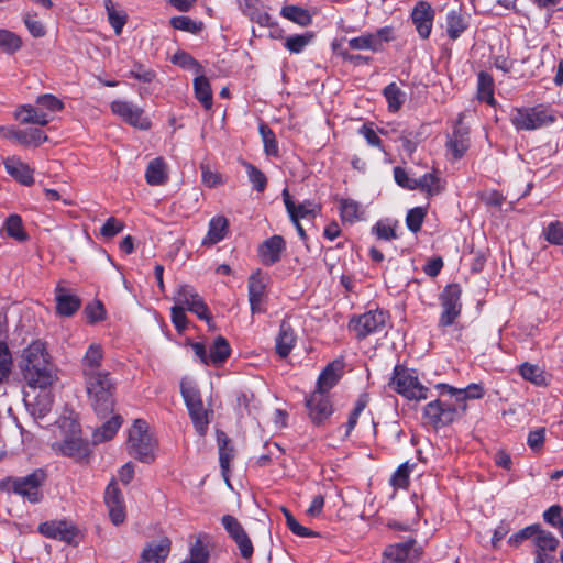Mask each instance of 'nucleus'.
Listing matches in <instances>:
<instances>
[{
    "instance_id": "f257e3e1",
    "label": "nucleus",
    "mask_w": 563,
    "mask_h": 563,
    "mask_svg": "<svg viewBox=\"0 0 563 563\" xmlns=\"http://www.w3.org/2000/svg\"><path fill=\"white\" fill-rule=\"evenodd\" d=\"M18 366L23 380L31 388L46 389L57 379L56 367L47 344L33 340L18 356Z\"/></svg>"
},
{
    "instance_id": "f03ea898",
    "label": "nucleus",
    "mask_w": 563,
    "mask_h": 563,
    "mask_svg": "<svg viewBox=\"0 0 563 563\" xmlns=\"http://www.w3.org/2000/svg\"><path fill=\"white\" fill-rule=\"evenodd\" d=\"M85 386L88 398L97 415L106 417L112 412L114 385L108 372L85 375Z\"/></svg>"
},
{
    "instance_id": "7ed1b4c3",
    "label": "nucleus",
    "mask_w": 563,
    "mask_h": 563,
    "mask_svg": "<svg viewBox=\"0 0 563 563\" xmlns=\"http://www.w3.org/2000/svg\"><path fill=\"white\" fill-rule=\"evenodd\" d=\"M180 394L197 433L205 435L213 411L205 408L200 391L191 380L186 378L181 380Z\"/></svg>"
},
{
    "instance_id": "20e7f679",
    "label": "nucleus",
    "mask_w": 563,
    "mask_h": 563,
    "mask_svg": "<svg viewBox=\"0 0 563 563\" xmlns=\"http://www.w3.org/2000/svg\"><path fill=\"white\" fill-rule=\"evenodd\" d=\"M126 449L131 456L143 463H151L155 459L156 441L148 432L147 422L135 419L129 430Z\"/></svg>"
},
{
    "instance_id": "39448f33",
    "label": "nucleus",
    "mask_w": 563,
    "mask_h": 563,
    "mask_svg": "<svg viewBox=\"0 0 563 563\" xmlns=\"http://www.w3.org/2000/svg\"><path fill=\"white\" fill-rule=\"evenodd\" d=\"M47 478L43 468H36L26 476L7 477L1 486L32 504H37L43 498L42 486Z\"/></svg>"
},
{
    "instance_id": "423d86ee",
    "label": "nucleus",
    "mask_w": 563,
    "mask_h": 563,
    "mask_svg": "<svg viewBox=\"0 0 563 563\" xmlns=\"http://www.w3.org/2000/svg\"><path fill=\"white\" fill-rule=\"evenodd\" d=\"M390 385L407 399L422 400L428 398V388L419 382L415 371L402 365L395 366Z\"/></svg>"
},
{
    "instance_id": "0eeeda50",
    "label": "nucleus",
    "mask_w": 563,
    "mask_h": 563,
    "mask_svg": "<svg viewBox=\"0 0 563 563\" xmlns=\"http://www.w3.org/2000/svg\"><path fill=\"white\" fill-rule=\"evenodd\" d=\"M554 115L543 106L516 109L511 123L518 130L531 131L554 122Z\"/></svg>"
},
{
    "instance_id": "6e6552de",
    "label": "nucleus",
    "mask_w": 563,
    "mask_h": 563,
    "mask_svg": "<svg viewBox=\"0 0 563 563\" xmlns=\"http://www.w3.org/2000/svg\"><path fill=\"white\" fill-rule=\"evenodd\" d=\"M423 416L435 428L448 426L463 416V405L435 399L424 407Z\"/></svg>"
},
{
    "instance_id": "1a4fd4ad",
    "label": "nucleus",
    "mask_w": 563,
    "mask_h": 563,
    "mask_svg": "<svg viewBox=\"0 0 563 563\" xmlns=\"http://www.w3.org/2000/svg\"><path fill=\"white\" fill-rule=\"evenodd\" d=\"M387 322V314L382 310H372L350 320L349 329L355 338L363 340L368 335L383 332Z\"/></svg>"
},
{
    "instance_id": "9d476101",
    "label": "nucleus",
    "mask_w": 563,
    "mask_h": 563,
    "mask_svg": "<svg viewBox=\"0 0 563 563\" xmlns=\"http://www.w3.org/2000/svg\"><path fill=\"white\" fill-rule=\"evenodd\" d=\"M461 294L462 290L457 284H450L443 289L440 296L442 312L439 319V327L452 325L461 314Z\"/></svg>"
},
{
    "instance_id": "9b49d317",
    "label": "nucleus",
    "mask_w": 563,
    "mask_h": 563,
    "mask_svg": "<svg viewBox=\"0 0 563 563\" xmlns=\"http://www.w3.org/2000/svg\"><path fill=\"white\" fill-rule=\"evenodd\" d=\"M38 531L46 538L59 540L68 544H77L79 540V530L70 521L51 520L38 526Z\"/></svg>"
},
{
    "instance_id": "f8f14e48",
    "label": "nucleus",
    "mask_w": 563,
    "mask_h": 563,
    "mask_svg": "<svg viewBox=\"0 0 563 563\" xmlns=\"http://www.w3.org/2000/svg\"><path fill=\"white\" fill-rule=\"evenodd\" d=\"M221 522L229 537L236 544L240 555L245 560H250L253 556L254 547L241 522L231 515H224L221 518Z\"/></svg>"
},
{
    "instance_id": "ddd939ff",
    "label": "nucleus",
    "mask_w": 563,
    "mask_h": 563,
    "mask_svg": "<svg viewBox=\"0 0 563 563\" xmlns=\"http://www.w3.org/2000/svg\"><path fill=\"white\" fill-rule=\"evenodd\" d=\"M174 301L176 306H183V308H186L188 311L195 313L199 319L210 321V314L207 305L191 286H179L174 296Z\"/></svg>"
},
{
    "instance_id": "4468645a",
    "label": "nucleus",
    "mask_w": 563,
    "mask_h": 563,
    "mask_svg": "<svg viewBox=\"0 0 563 563\" xmlns=\"http://www.w3.org/2000/svg\"><path fill=\"white\" fill-rule=\"evenodd\" d=\"M0 136L10 141H14L23 146H40L47 140L44 132L37 128H30L25 130L16 129L15 126H0Z\"/></svg>"
},
{
    "instance_id": "2eb2a0df",
    "label": "nucleus",
    "mask_w": 563,
    "mask_h": 563,
    "mask_svg": "<svg viewBox=\"0 0 563 563\" xmlns=\"http://www.w3.org/2000/svg\"><path fill=\"white\" fill-rule=\"evenodd\" d=\"M111 110L134 128L147 130L151 126V122L144 117L143 110L131 102L115 100L111 103Z\"/></svg>"
},
{
    "instance_id": "dca6fc26",
    "label": "nucleus",
    "mask_w": 563,
    "mask_h": 563,
    "mask_svg": "<svg viewBox=\"0 0 563 563\" xmlns=\"http://www.w3.org/2000/svg\"><path fill=\"white\" fill-rule=\"evenodd\" d=\"M309 417L314 424L323 423L333 412L328 393L314 390L306 400Z\"/></svg>"
},
{
    "instance_id": "f3484780",
    "label": "nucleus",
    "mask_w": 563,
    "mask_h": 563,
    "mask_svg": "<svg viewBox=\"0 0 563 563\" xmlns=\"http://www.w3.org/2000/svg\"><path fill=\"white\" fill-rule=\"evenodd\" d=\"M104 503L109 509L111 521L118 526L125 520V506L118 484L112 479L104 492Z\"/></svg>"
},
{
    "instance_id": "a211bd4d",
    "label": "nucleus",
    "mask_w": 563,
    "mask_h": 563,
    "mask_svg": "<svg viewBox=\"0 0 563 563\" xmlns=\"http://www.w3.org/2000/svg\"><path fill=\"white\" fill-rule=\"evenodd\" d=\"M435 387L442 395L446 393L454 398V405H463V415L467 409V399H481L484 396V388L478 384H471L465 388H455L448 384H438Z\"/></svg>"
},
{
    "instance_id": "6ab92c4d",
    "label": "nucleus",
    "mask_w": 563,
    "mask_h": 563,
    "mask_svg": "<svg viewBox=\"0 0 563 563\" xmlns=\"http://www.w3.org/2000/svg\"><path fill=\"white\" fill-rule=\"evenodd\" d=\"M433 19L434 11L428 2L419 1L415 5L411 12V20L421 38L426 40L430 36Z\"/></svg>"
},
{
    "instance_id": "aec40b11",
    "label": "nucleus",
    "mask_w": 563,
    "mask_h": 563,
    "mask_svg": "<svg viewBox=\"0 0 563 563\" xmlns=\"http://www.w3.org/2000/svg\"><path fill=\"white\" fill-rule=\"evenodd\" d=\"M56 313L60 317H73L80 308L81 300L60 283L55 288Z\"/></svg>"
},
{
    "instance_id": "412c9836",
    "label": "nucleus",
    "mask_w": 563,
    "mask_h": 563,
    "mask_svg": "<svg viewBox=\"0 0 563 563\" xmlns=\"http://www.w3.org/2000/svg\"><path fill=\"white\" fill-rule=\"evenodd\" d=\"M249 301L252 313L263 312L262 302L266 294V279L261 271L252 273L249 277Z\"/></svg>"
},
{
    "instance_id": "4be33fe9",
    "label": "nucleus",
    "mask_w": 563,
    "mask_h": 563,
    "mask_svg": "<svg viewBox=\"0 0 563 563\" xmlns=\"http://www.w3.org/2000/svg\"><path fill=\"white\" fill-rule=\"evenodd\" d=\"M286 249L285 240L282 235H273L265 240L258 247V256L262 264L271 266L280 261L282 254Z\"/></svg>"
},
{
    "instance_id": "5701e85b",
    "label": "nucleus",
    "mask_w": 563,
    "mask_h": 563,
    "mask_svg": "<svg viewBox=\"0 0 563 563\" xmlns=\"http://www.w3.org/2000/svg\"><path fill=\"white\" fill-rule=\"evenodd\" d=\"M415 544L416 540L409 539L387 547L384 551L385 563H406L412 561L417 556Z\"/></svg>"
},
{
    "instance_id": "b1692460",
    "label": "nucleus",
    "mask_w": 563,
    "mask_h": 563,
    "mask_svg": "<svg viewBox=\"0 0 563 563\" xmlns=\"http://www.w3.org/2000/svg\"><path fill=\"white\" fill-rule=\"evenodd\" d=\"M468 129L461 125H455L453 133L449 136L446 142V150L454 159H460L470 147Z\"/></svg>"
},
{
    "instance_id": "393cba45",
    "label": "nucleus",
    "mask_w": 563,
    "mask_h": 563,
    "mask_svg": "<svg viewBox=\"0 0 563 563\" xmlns=\"http://www.w3.org/2000/svg\"><path fill=\"white\" fill-rule=\"evenodd\" d=\"M170 545L168 538L148 543L142 551L139 563H164L170 552Z\"/></svg>"
},
{
    "instance_id": "a878e982",
    "label": "nucleus",
    "mask_w": 563,
    "mask_h": 563,
    "mask_svg": "<svg viewBox=\"0 0 563 563\" xmlns=\"http://www.w3.org/2000/svg\"><path fill=\"white\" fill-rule=\"evenodd\" d=\"M14 118L23 124H36L41 126L48 124L52 120V117L47 112L42 111L36 103L35 106L23 104L18 107L14 112Z\"/></svg>"
},
{
    "instance_id": "bb28decb",
    "label": "nucleus",
    "mask_w": 563,
    "mask_h": 563,
    "mask_svg": "<svg viewBox=\"0 0 563 563\" xmlns=\"http://www.w3.org/2000/svg\"><path fill=\"white\" fill-rule=\"evenodd\" d=\"M24 404L29 413L36 420L42 419L49 413L53 406V399L49 393L44 390L33 398L25 395Z\"/></svg>"
},
{
    "instance_id": "cd10ccee",
    "label": "nucleus",
    "mask_w": 563,
    "mask_h": 563,
    "mask_svg": "<svg viewBox=\"0 0 563 563\" xmlns=\"http://www.w3.org/2000/svg\"><path fill=\"white\" fill-rule=\"evenodd\" d=\"M296 339L295 331L290 323L285 320L282 321L275 344L276 353L279 357L285 358L290 354L296 344Z\"/></svg>"
},
{
    "instance_id": "c85d7f7f",
    "label": "nucleus",
    "mask_w": 563,
    "mask_h": 563,
    "mask_svg": "<svg viewBox=\"0 0 563 563\" xmlns=\"http://www.w3.org/2000/svg\"><path fill=\"white\" fill-rule=\"evenodd\" d=\"M342 369L343 364L340 361L328 364L318 377L316 390L328 393L339 382Z\"/></svg>"
},
{
    "instance_id": "c756f323",
    "label": "nucleus",
    "mask_w": 563,
    "mask_h": 563,
    "mask_svg": "<svg viewBox=\"0 0 563 563\" xmlns=\"http://www.w3.org/2000/svg\"><path fill=\"white\" fill-rule=\"evenodd\" d=\"M446 33L450 40H457L468 27L466 14L462 9H452L446 13L445 18Z\"/></svg>"
},
{
    "instance_id": "7c9ffc66",
    "label": "nucleus",
    "mask_w": 563,
    "mask_h": 563,
    "mask_svg": "<svg viewBox=\"0 0 563 563\" xmlns=\"http://www.w3.org/2000/svg\"><path fill=\"white\" fill-rule=\"evenodd\" d=\"M102 360V346L96 343L90 344L81 360L82 375L85 376L99 372H104L103 369H101Z\"/></svg>"
},
{
    "instance_id": "2f4dec72",
    "label": "nucleus",
    "mask_w": 563,
    "mask_h": 563,
    "mask_svg": "<svg viewBox=\"0 0 563 563\" xmlns=\"http://www.w3.org/2000/svg\"><path fill=\"white\" fill-rule=\"evenodd\" d=\"M229 222L225 217H213L209 221L207 235L203 238L201 244L203 246H211L222 241L228 233Z\"/></svg>"
},
{
    "instance_id": "473e14b6",
    "label": "nucleus",
    "mask_w": 563,
    "mask_h": 563,
    "mask_svg": "<svg viewBox=\"0 0 563 563\" xmlns=\"http://www.w3.org/2000/svg\"><path fill=\"white\" fill-rule=\"evenodd\" d=\"M283 198L292 222H297V220L303 219L308 216H314L318 209V206L312 202H305L296 206L287 189L283 190Z\"/></svg>"
},
{
    "instance_id": "72a5a7b5",
    "label": "nucleus",
    "mask_w": 563,
    "mask_h": 563,
    "mask_svg": "<svg viewBox=\"0 0 563 563\" xmlns=\"http://www.w3.org/2000/svg\"><path fill=\"white\" fill-rule=\"evenodd\" d=\"M168 179L167 166L162 157L152 159L145 170V180L150 186L164 185Z\"/></svg>"
},
{
    "instance_id": "f704fd0d",
    "label": "nucleus",
    "mask_w": 563,
    "mask_h": 563,
    "mask_svg": "<svg viewBox=\"0 0 563 563\" xmlns=\"http://www.w3.org/2000/svg\"><path fill=\"white\" fill-rule=\"evenodd\" d=\"M4 166L8 174L22 185L30 186L34 183L33 169L20 159L9 158L5 161Z\"/></svg>"
},
{
    "instance_id": "c9c22d12",
    "label": "nucleus",
    "mask_w": 563,
    "mask_h": 563,
    "mask_svg": "<svg viewBox=\"0 0 563 563\" xmlns=\"http://www.w3.org/2000/svg\"><path fill=\"white\" fill-rule=\"evenodd\" d=\"M73 424V434L64 439L59 449L60 452L66 456L79 457L86 452V443L84 440L77 434L79 432V426L76 423Z\"/></svg>"
},
{
    "instance_id": "e433bc0d",
    "label": "nucleus",
    "mask_w": 563,
    "mask_h": 563,
    "mask_svg": "<svg viewBox=\"0 0 563 563\" xmlns=\"http://www.w3.org/2000/svg\"><path fill=\"white\" fill-rule=\"evenodd\" d=\"M533 543L536 545L534 554H551L550 552H554L559 545V540L549 531L541 529L539 525V531H537Z\"/></svg>"
},
{
    "instance_id": "4c0bfd02",
    "label": "nucleus",
    "mask_w": 563,
    "mask_h": 563,
    "mask_svg": "<svg viewBox=\"0 0 563 563\" xmlns=\"http://www.w3.org/2000/svg\"><path fill=\"white\" fill-rule=\"evenodd\" d=\"M217 442L219 448V462L222 473L225 474L229 471L230 462L234 456V450L229 445V438L225 432L217 431Z\"/></svg>"
},
{
    "instance_id": "58836bf2",
    "label": "nucleus",
    "mask_w": 563,
    "mask_h": 563,
    "mask_svg": "<svg viewBox=\"0 0 563 563\" xmlns=\"http://www.w3.org/2000/svg\"><path fill=\"white\" fill-rule=\"evenodd\" d=\"M122 424V418L119 415L111 417L110 420L106 421L100 428H98L93 434L92 439L95 443H101L108 440H111L119 428Z\"/></svg>"
},
{
    "instance_id": "ea45409f",
    "label": "nucleus",
    "mask_w": 563,
    "mask_h": 563,
    "mask_svg": "<svg viewBox=\"0 0 563 563\" xmlns=\"http://www.w3.org/2000/svg\"><path fill=\"white\" fill-rule=\"evenodd\" d=\"M195 96L199 102L206 108L212 107V90L209 79L203 75L198 74L194 80Z\"/></svg>"
},
{
    "instance_id": "a19ab883",
    "label": "nucleus",
    "mask_w": 563,
    "mask_h": 563,
    "mask_svg": "<svg viewBox=\"0 0 563 563\" xmlns=\"http://www.w3.org/2000/svg\"><path fill=\"white\" fill-rule=\"evenodd\" d=\"M280 14L300 26H308L312 22L309 11L298 5H285L283 7Z\"/></svg>"
},
{
    "instance_id": "79ce46f5",
    "label": "nucleus",
    "mask_w": 563,
    "mask_h": 563,
    "mask_svg": "<svg viewBox=\"0 0 563 563\" xmlns=\"http://www.w3.org/2000/svg\"><path fill=\"white\" fill-rule=\"evenodd\" d=\"M383 95L390 112H397L406 100V93L395 82L386 86L383 90Z\"/></svg>"
},
{
    "instance_id": "37998d69",
    "label": "nucleus",
    "mask_w": 563,
    "mask_h": 563,
    "mask_svg": "<svg viewBox=\"0 0 563 563\" xmlns=\"http://www.w3.org/2000/svg\"><path fill=\"white\" fill-rule=\"evenodd\" d=\"M231 353L230 345L223 336H218L209 349L210 364L223 363Z\"/></svg>"
},
{
    "instance_id": "c03bdc74",
    "label": "nucleus",
    "mask_w": 563,
    "mask_h": 563,
    "mask_svg": "<svg viewBox=\"0 0 563 563\" xmlns=\"http://www.w3.org/2000/svg\"><path fill=\"white\" fill-rule=\"evenodd\" d=\"M477 96L482 101L489 104L495 102L494 99V80L492 76L485 71L478 74Z\"/></svg>"
},
{
    "instance_id": "a18cd8bd",
    "label": "nucleus",
    "mask_w": 563,
    "mask_h": 563,
    "mask_svg": "<svg viewBox=\"0 0 563 563\" xmlns=\"http://www.w3.org/2000/svg\"><path fill=\"white\" fill-rule=\"evenodd\" d=\"M104 8L110 25L113 27L115 34L120 35L126 23V14L123 11H118L112 0H104Z\"/></svg>"
},
{
    "instance_id": "49530a36",
    "label": "nucleus",
    "mask_w": 563,
    "mask_h": 563,
    "mask_svg": "<svg viewBox=\"0 0 563 563\" xmlns=\"http://www.w3.org/2000/svg\"><path fill=\"white\" fill-rule=\"evenodd\" d=\"M22 47V40L15 33L1 29L0 30V49L7 54H14Z\"/></svg>"
},
{
    "instance_id": "de8ad7c7",
    "label": "nucleus",
    "mask_w": 563,
    "mask_h": 563,
    "mask_svg": "<svg viewBox=\"0 0 563 563\" xmlns=\"http://www.w3.org/2000/svg\"><path fill=\"white\" fill-rule=\"evenodd\" d=\"M415 185L416 189L426 191L429 196L438 195L442 190L440 179L431 173H427L420 178L416 179Z\"/></svg>"
},
{
    "instance_id": "09e8293b",
    "label": "nucleus",
    "mask_w": 563,
    "mask_h": 563,
    "mask_svg": "<svg viewBox=\"0 0 563 563\" xmlns=\"http://www.w3.org/2000/svg\"><path fill=\"white\" fill-rule=\"evenodd\" d=\"M340 212L343 221L354 222L362 216L361 205L352 199H342L340 201Z\"/></svg>"
},
{
    "instance_id": "8fccbe9b",
    "label": "nucleus",
    "mask_w": 563,
    "mask_h": 563,
    "mask_svg": "<svg viewBox=\"0 0 563 563\" xmlns=\"http://www.w3.org/2000/svg\"><path fill=\"white\" fill-rule=\"evenodd\" d=\"M260 134L264 144V152L268 156H278L279 150L274 132L266 125H260Z\"/></svg>"
},
{
    "instance_id": "3c124183",
    "label": "nucleus",
    "mask_w": 563,
    "mask_h": 563,
    "mask_svg": "<svg viewBox=\"0 0 563 563\" xmlns=\"http://www.w3.org/2000/svg\"><path fill=\"white\" fill-rule=\"evenodd\" d=\"M544 239L554 245L563 246V222L552 221L543 229Z\"/></svg>"
},
{
    "instance_id": "603ef678",
    "label": "nucleus",
    "mask_w": 563,
    "mask_h": 563,
    "mask_svg": "<svg viewBox=\"0 0 563 563\" xmlns=\"http://www.w3.org/2000/svg\"><path fill=\"white\" fill-rule=\"evenodd\" d=\"M209 551L200 539H197L190 548L189 558L181 563H208Z\"/></svg>"
},
{
    "instance_id": "864d4df0",
    "label": "nucleus",
    "mask_w": 563,
    "mask_h": 563,
    "mask_svg": "<svg viewBox=\"0 0 563 563\" xmlns=\"http://www.w3.org/2000/svg\"><path fill=\"white\" fill-rule=\"evenodd\" d=\"M36 104L42 111L47 112L49 115L54 112L60 111L64 108L62 100L51 93L38 96L36 98Z\"/></svg>"
},
{
    "instance_id": "5fc2aeb1",
    "label": "nucleus",
    "mask_w": 563,
    "mask_h": 563,
    "mask_svg": "<svg viewBox=\"0 0 563 563\" xmlns=\"http://www.w3.org/2000/svg\"><path fill=\"white\" fill-rule=\"evenodd\" d=\"M173 63L188 70H192L196 75L202 70L201 65L188 53L178 51L173 56Z\"/></svg>"
},
{
    "instance_id": "6e6d98bb",
    "label": "nucleus",
    "mask_w": 563,
    "mask_h": 563,
    "mask_svg": "<svg viewBox=\"0 0 563 563\" xmlns=\"http://www.w3.org/2000/svg\"><path fill=\"white\" fill-rule=\"evenodd\" d=\"M5 230L9 236L18 240L25 241L27 235L23 230L22 219L18 214H11L5 221Z\"/></svg>"
},
{
    "instance_id": "4d7b16f0",
    "label": "nucleus",
    "mask_w": 563,
    "mask_h": 563,
    "mask_svg": "<svg viewBox=\"0 0 563 563\" xmlns=\"http://www.w3.org/2000/svg\"><path fill=\"white\" fill-rule=\"evenodd\" d=\"M413 466L415 464L410 465L408 462L399 465L391 475L390 484L397 488H406L409 484V475Z\"/></svg>"
},
{
    "instance_id": "13d9d810",
    "label": "nucleus",
    "mask_w": 563,
    "mask_h": 563,
    "mask_svg": "<svg viewBox=\"0 0 563 563\" xmlns=\"http://www.w3.org/2000/svg\"><path fill=\"white\" fill-rule=\"evenodd\" d=\"M427 211L422 207H416L408 211L406 217L407 228L416 233L421 229Z\"/></svg>"
},
{
    "instance_id": "bf43d9fd",
    "label": "nucleus",
    "mask_w": 563,
    "mask_h": 563,
    "mask_svg": "<svg viewBox=\"0 0 563 563\" xmlns=\"http://www.w3.org/2000/svg\"><path fill=\"white\" fill-rule=\"evenodd\" d=\"M519 372H520V375L526 380H529L536 385H541L545 380V378L543 376V372L537 365L523 363L522 365H520Z\"/></svg>"
},
{
    "instance_id": "052dcab7",
    "label": "nucleus",
    "mask_w": 563,
    "mask_h": 563,
    "mask_svg": "<svg viewBox=\"0 0 563 563\" xmlns=\"http://www.w3.org/2000/svg\"><path fill=\"white\" fill-rule=\"evenodd\" d=\"M170 24L176 30L186 31L192 34L198 33L202 26L201 22H196L184 15L172 18Z\"/></svg>"
},
{
    "instance_id": "680f3d73",
    "label": "nucleus",
    "mask_w": 563,
    "mask_h": 563,
    "mask_svg": "<svg viewBox=\"0 0 563 563\" xmlns=\"http://www.w3.org/2000/svg\"><path fill=\"white\" fill-rule=\"evenodd\" d=\"M349 46L352 49H369L373 52L378 51L376 37H374L372 33H366L358 37L351 38L349 41Z\"/></svg>"
},
{
    "instance_id": "e2e57ef3",
    "label": "nucleus",
    "mask_w": 563,
    "mask_h": 563,
    "mask_svg": "<svg viewBox=\"0 0 563 563\" xmlns=\"http://www.w3.org/2000/svg\"><path fill=\"white\" fill-rule=\"evenodd\" d=\"M12 356L5 342L0 341V383L8 378L11 372Z\"/></svg>"
},
{
    "instance_id": "0e129e2a",
    "label": "nucleus",
    "mask_w": 563,
    "mask_h": 563,
    "mask_svg": "<svg viewBox=\"0 0 563 563\" xmlns=\"http://www.w3.org/2000/svg\"><path fill=\"white\" fill-rule=\"evenodd\" d=\"M311 38V34L292 35L286 38L285 47L291 53L299 54L310 43Z\"/></svg>"
},
{
    "instance_id": "69168bd1",
    "label": "nucleus",
    "mask_w": 563,
    "mask_h": 563,
    "mask_svg": "<svg viewBox=\"0 0 563 563\" xmlns=\"http://www.w3.org/2000/svg\"><path fill=\"white\" fill-rule=\"evenodd\" d=\"M246 173L250 181L253 184L254 189L262 192L266 188L267 178L262 170L256 166L247 163L245 164Z\"/></svg>"
},
{
    "instance_id": "338daca9",
    "label": "nucleus",
    "mask_w": 563,
    "mask_h": 563,
    "mask_svg": "<svg viewBox=\"0 0 563 563\" xmlns=\"http://www.w3.org/2000/svg\"><path fill=\"white\" fill-rule=\"evenodd\" d=\"M85 314L89 323H96L106 318V310L100 301H96L86 306Z\"/></svg>"
},
{
    "instance_id": "774afa93",
    "label": "nucleus",
    "mask_w": 563,
    "mask_h": 563,
    "mask_svg": "<svg viewBox=\"0 0 563 563\" xmlns=\"http://www.w3.org/2000/svg\"><path fill=\"white\" fill-rule=\"evenodd\" d=\"M124 228L123 222L114 217H110L100 229L103 238L111 239L119 234Z\"/></svg>"
}]
</instances>
